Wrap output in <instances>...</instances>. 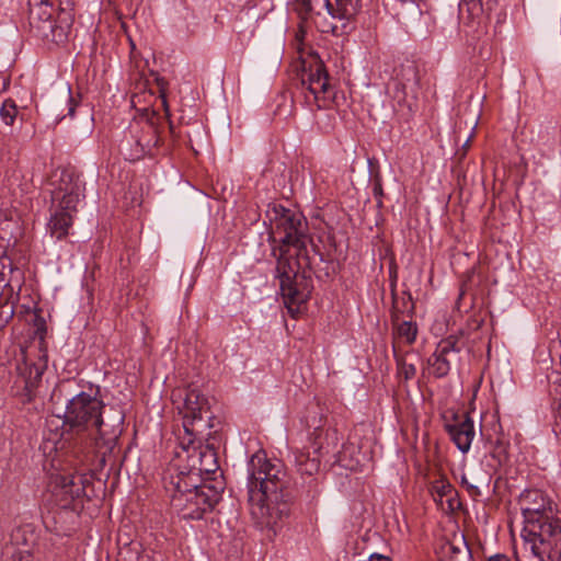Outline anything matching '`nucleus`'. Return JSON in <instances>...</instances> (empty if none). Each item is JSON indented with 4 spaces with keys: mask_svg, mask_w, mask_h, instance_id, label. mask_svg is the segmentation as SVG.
<instances>
[{
    "mask_svg": "<svg viewBox=\"0 0 561 561\" xmlns=\"http://www.w3.org/2000/svg\"><path fill=\"white\" fill-rule=\"evenodd\" d=\"M530 550L533 556L529 561H545L543 558L538 552V548L536 547L535 543L531 545Z\"/></svg>",
    "mask_w": 561,
    "mask_h": 561,
    "instance_id": "nucleus-42",
    "label": "nucleus"
},
{
    "mask_svg": "<svg viewBox=\"0 0 561 561\" xmlns=\"http://www.w3.org/2000/svg\"><path fill=\"white\" fill-rule=\"evenodd\" d=\"M392 84L393 99L397 100L399 104H407L408 107L411 108L412 104L409 103L408 98L411 96L413 100L417 99L420 89L419 67L414 62L402 64L394 70Z\"/></svg>",
    "mask_w": 561,
    "mask_h": 561,
    "instance_id": "nucleus-14",
    "label": "nucleus"
},
{
    "mask_svg": "<svg viewBox=\"0 0 561 561\" xmlns=\"http://www.w3.org/2000/svg\"><path fill=\"white\" fill-rule=\"evenodd\" d=\"M368 561H391V559L382 554L374 553L369 557Z\"/></svg>",
    "mask_w": 561,
    "mask_h": 561,
    "instance_id": "nucleus-45",
    "label": "nucleus"
},
{
    "mask_svg": "<svg viewBox=\"0 0 561 561\" xmlns=\"http://www.w3.org/2000/svg\"><path fill=\"white\" fill-rule=\"evenodd\" d=\"M488 561H511V560L506 554L496 553L494 556H491Z\"/></svg>",
    "mask_w": 561,
    "mask_h": 561,
    "instance_id": "nucleus-44",
    "label": "nucleus"
},
{
    "mask_svg": "<svg viewBox=\"0 0 561 561\" xmlns=\"http://www.w3.org/2000/svg\"><path fill=\"white\" fill-rule=\"evenodd\" d=\"M33 327H34V335L38 337L39 344L44 343L46 336V321L45 319L38 314L34 313L33 316Z\"/></svg>",
    "mask_w": 561,
    "mask_h": 561,
    "instance_id": "nucleus-31",
    "label": "nucleus"
},
{
    "mask_svg": "<svg viewBox=\"0 0 561 561\" xmlns=\"http://www.w3.org/2000/svg\"><path fill=\"white\" fill-rule=\"evenodd\" d=\"M545 543L550 546L549 559L551 561H561V528L557 530Z\"/></svg>",
    "mask_w": 561,
    "mask_h": 561,
    "instance_id": "nucleus-30",
    "label": "nucleus"
},
{
    "mask_svg": "<svg viewBox=\"0 0 561 561\" xmlns=\"http://www.w3.org/2000/svg\"><path fill=\"white\" fill-rule=\"evenodd\" d=\"M526 528L539 538L541 543L561 529L552 500L541 490H525L518 497Z\"/></svg>",
    "mask_w": 561,
    "mask_h": 561,
    "instance_id": "nucleus-4",
    "label": "nucleus"
},
{
    "mask_svg": "<svg viewBox=\"0 0 561 561\" xmlns=\"http://www.w3.org/2000/svg\"><path fill=\"white\" fill-rule=\"evenodd\" d=\"M392 298V308H391V322L396 324L401 320L402 316L408 314L411 316L414 311V302L412 299V295L409 290H404L401 296L397 293L391 294Z\"/></svg>",
    "mask_w": 561,
    "mask_h": 561,
    "instance_id": "nucleus-22",
    "label": "nucleus"
},
{
    "mask_svg": "<svg viewBox=\"0 0 561 561\" xmlns=\"http://www.w3.org/2000/svg\"><path fill=\"white\" fill-rule=\"evenodd\" d=\"M448 561H473L471 549L465 536L448 543Z\"/></svg>",
    "mask_w": 561,
    "mask_h": 561,
    "instance_id": "nucleus-24",
    "label": "nucleus"
},
{
    "mask_svg": "<svg viewBox=\"0 0 561 561\" xmlns=\"http://www.w3.org/2000/svg\"><path fill=\"white\" fill-rule=\"evenodd\" d=\"M462 348L463 341L457 335H449L440 340L434 353L427 359L430 373L435 378L446 377L451 369V363L459 359V353Z\"/></svg>",
    "mask_w": 561,
    "mask_h": 561,
    "instance_id": "nucleus-13",
    "label": "nucleus"
},
{
    "mask_svg": "<svg viewBox=\"0 0 561 561\" xmlns=\"http://www.w3.org/2000/svg\"><path fill=\"white\" fill-rule=\"evenodd\" d=\"M19 114L18 106L12 99H5L0 106V118L5 126H13Z\"/></svg>",
    "mask_w": 561,
    "mask_h": 561,
    "instance_id": "nucleus-28",
    "label": "nucleus"
},
{
    "mask_svg": "<svg viewBox=\"0 0 561 561\" xmlns=\"http://www.w3.org/2000/svg\"><path fill=\"white\" fill-rule=\"evenodd\" d=\"M28 551L19 549L12 553L11 559L8 561H28Z\"/></svg>",
    "mask_w": 561,
    "mask_h": 561,
    "instance_id": "nucleus-38",
    "label": "nucleus"
},
{
    "mask_svg": "<svg viewBox=\"0 0 561 561\" xmlns=\"http://www.w3.org/2000/svg\"><path fill=\"white\" fill-rule=\"evenodd\" d=\"M69 96H68V116L72 117L75 114V111L78 106V102L75 100V98L71 95V89H68Z\"/></svg>",
    "mask_w": 561,
    "mask_h": 561,
    "instance_id": "nucleus-39",
    "label": "nucleus"
},
{
    "mask_svg": "<svg viewBox=\"0 0 561 561\" xmlns=\"http://www.w3.org/2000/svg\"><path fill=\"white\" fill-rule=\"evenodd\" d=\"M11 543L16 547H31L36 540L34 527L31 524H24L12 529L10 534ZM28 551V549H25Z\"/></svg>",
    "mask_w": 561,
    "mask_h": 561,
    "instance_id": "nucleus-23",
    "label": "nucleus"
},
{
    "mask_svg": "<svg viewBox=\"0 0 561 561\" xmlns=\"http://www.w3.org/2000/svg\"><path fill=\"white\" fill-rule=\"evenodd\" d=\"M19 224L16 220L8 217H0V249L3 250L0 259L7 254L9 248L15 245L19 237Z\"/></svg>",
    "mask_w": 561,
    "mask_h": 561,
    "instance_id": "nucleus-20",
    "label": "nucleus"
},
{
    "mask_svg": "<svg viewBox=\"0 0 561 561\" xmlns=\"http://www.w3.org/2000/svg\"><path fill=\"white\" fill-rule=\"evenodd\" d=\"M362 0H335L334 13L332 18L340 20H351L360 10Z\"/></svg>",
    "mask_w": 561,
    "mask_h": 561,
    "instance_id": "nucleus-26",
    "label": "nucleus"
},
{
    "mask_svg": "<svg viewBox=\"0 0 561 561\" xmlns=\"http://www.w3.org/2000/svg\"><path fill=\"white\" fill-rule=\"evenodd\" d=\"M159 116L154 111L146 112L130 124V133L138 137L148 156L153 157L161 144Z\"/></svg>",
    "mask_w": 561,
    "mask_h": 561,
    "instance_id": "nucleus-15",
    "label": "nucleus"
},
{
    "mask_svg": "<svg viewBox=\"0 0 561 561\" xmlns=\"http://www.w3.org/2000/svg\"><path fill=\"white\" fill-rule=\"evenodd\" d=\"M445 431L461 453L466 454L469 451L476 431L473 420L468 412L462 414L455 413L451 421L445 424Z\"/></svg>",
    "mask_w": 561,
    "mask_h": 561,
    "instance_id": "nucleus-16",
    "label": "nucleus"
},
{
    "mask_svg": "<svg viewBox=\"0 0 561 561\" xmlns=\"http://www.w3.org/2000/svg\"><path fill=\"white\" fill-rule=\"evenodd\" d=\"M104 409L105 404L101 399L82 391L68 401L64 425L77 433L87 432L96 444L102 442L112 450L123 432L124 415L115 411L112 416L104 419Z\"/></svg>",
    "mask_w": 561,
    "mask_h": 561,
    "instance_id": "nucleus-3",
    "label": "nucleus"
},
{
    "mask_svg": "<svg viewBox=\"0 0 561 561\" xmlns=\"http://www.w3.org/2000/svg\"><path fill=\"white\" fill-rule=\"evenodd\" d=\"M80 202V188L77 184L70 188L66 187L58 206L50 214L47 224V232L56 240H64L68 237L73 225V214L77 213V205Z\"/></svg>",
    "mask_w": 561,
    "mask_h": 561,
    "instance_id": "nucleus-10",
    "label": "nucleus"
},
{
    "mask_svg": "<svg viewBox=\"0 0 561 561\" xmlns=\"http://www.w3.org/2000/svg\"><path fill=\"white\" fill-rule=\"evenodd\" d=\"M393 325V335L396 339L403 341L408 345H412L417 335V325L411 320H400Z\"/></svg>",
    "mask_w": 561,
    "mask_h": 561,
    "instance_id": "nucleus-25",
    "label": "nucleus"
},
{
    "mask_svg": "<svg viewBox=\"0 0 561 561\" xmlns=\"http://www.w3.org/2000/svg\"><path fill=\"white\" fill-rule=\"evenodd\" d=\"M343 457H344V453L339 456L337 461L343 462L344 461Z\"/></svg>",
    "mask_w": 561,
    "mask_h": 561,
    "instance_id": "nucleus-49",
    "label": "nucleus"
},
{
    "mask_svg": "<svg viewBox=\"0 0 561 561\" xmlns=\"http://www.w3.org/2000/svg\"><path fill=\"white\" fill-rule=\"evenodd\" d=\"M193 445L194 443L191 445L193 453L188 455L192 461L191 469L204 479L203 482H214L213 479L219 480L217 478L219 472L217 451L208 445L198 449Z\"/></svg>",
    "mask_w": 561,
    "mask_h": 561,
    "instance_id": "nucleus-17",
    "label": "nucleus"
},
{
    "mask_svg": "<svg viewBox=\"0 0 561 561\" xmlns=\"http://www.w3.org/2000/svg\"><path fill=\"white\" fill-rule=\"evenodd\" d=\"M158 85L160 88V98H161L162 106L165 111V114L169 115V106H168V101H167V96H165L167 81L164 79H158Z\"/></svg>",
    "mask_w": 561,
    "mask_h": 561,
    "instance_id": "nucleus-36",
    "label": "nucleus"
},
{
    "mask_svg": "<svg viewBox=\"0 0 561 561\" xmlns=\"http://www.w3.org/2000/svg\"><path fill=\"white\" fill-rule=\"evenodd\" d=\"M324 430L321 425H317L309 436L310 446L294 451L295 467L302 479L300 496L308 502H313L320 495V482L317 477L321 465V450L324 448L322 437Z\"/></svg>",
    "mask_w": 561,
    "mask_h": 561,
    "instance_id": "nucleus-5",
    "label": "nucleus"
},
{
    "mask_svg": "<svg viewBox=\"0 0 561 561\" xmlns=\"http://www.w3.org/2000/svg\"><path fill=\"white\" fill-rule=\"evenodd\" d=\"M470 3L472 8L479 7L480 10H482V0H470Z\"/></svg>",
    "mask_w": 561,
    "mask_h": 561,
    "instance_id": "nucleus-46",
    "label": "nucleus"
},
{
    "mask_svg": "<svg viewBox=\"0 0 561 561\" xmlns=\"http://www.w3.org/2000/svg\"><path fill=\"white\" fill-rule=\"evenodd\" d=\"M194 477H197V474L192 469L187 473L179 472L175 476L170 473L163 478L164 488L168 492L172 493L171 495L183 494L195 486H199V484L195 483Z\"/></svg>",
    "mask_w": 561,
    "mask_h": 561,
    "instance_id": "nucleus-19",
    "label": "nucleus"
},
{
    "mask_svg": "<svg viewBox=\"0 0 561 561\" xmlns=\"http://www.w3.org/2000/svg\"><path fill=\"white\" fill-rule=\"evenodd\" d=\"M305 35H306L305 28L302 27V25H299V28L295 35V39L297 42V48L300 53L302 51L301 45L304 44Z\"/></svg>",
    "mask_w": 561,
    "mask_h": 561,
    "instance_id": "nucleus-40",
    "label": "nucleus"
},
{
    "mask_svg": "<svg viewBox=\"0 0 561 561\" xmlns=\"http://www.w3.org/2000/svg\"><path fill=\"white\" fill-rule=\"evenodd\" d=\"M454 492L455 490L447 479L439 478L433 481L431 484V493L434 496H438L439 500L443 499L444 496H448Z\"/></svg>",
    "mask_w": 561,
    "mask_h": 561,
    "instance_id": "nucleus-29",
    "label": "nucleus"
},
{
    "mask_svg": "<svg viewBox=\"0 0 561 561\" xmlns=\"http://www.w3.org/2000/svg\"><path fill=\"white\" fill-rule=\"evenodd\" d=\"M461 484L466 488L468 494L472 499H477L478 496L481 495V491H480L479 486L470 483L465 476L461 478Z\"/></svg>",
    "mask_w": 561,
    "mask_h": 561,
    "instance_id": "nucleus-35",
    "label": "nucleus"
},
{
    "mask_svg": "<svg viewBox=\"0 0 561 561\" xmlns=\"http://www.w3.org/2000/svg\"><path fill=\"white\" fill-rule=\"evenodd\" d=\"M53 479L51 495L60 508H70L75 500L84 495L85 485L90 483V478L82 471L56 474Z\"/></svg>",
    "mask_w": 561,
    "mask_h": 561,
    "instance_id": "nucleus-12",
    "label": "nucleus"
},
{
    "mask_svg": "<svg viewBox=\"0 0 561 561\" xmlns=\"http://www.w3.org/2000/svg\"><path fill=\"white\" fill-rule=\"evenodd\" d=\"M119 151L126 160L131 162L139 161L148 156L139 138L130 133V126L128 127V134L124 136L119 144Z\"/></svg>",
    "mask_w": 561,
    "mask_h": 561,
    "instance_id": "nucleus-21",
    "label": "nucleus"
},
{
    "mask_svg": "<svg viewBox=\"0 0 561 561\" xmlns=\"http://www.w3.org/2000/svg\"><path fill=\"white\" fill-rule=\"evenodd\" d=\"M213 480L183 494L171 495L172 506L180 512L182 518L202 519L205 513L211 512L219 503L225 483L222 480Z\"/></svg>",
    "mask_w": 561,
    "mask_h": 561,
    "instance_id": "nucleus-6",
    "label": "nucleus"
},
{
    "mask_svg": "<svg viewBox=\"0 0 561 561\" xmlns=\"http://www.w3.org/2000/svg\"><path fill=\"white\" fill-rule=\"evenodd\" d=\"M55 2V7L58 10V19L62 23V25H67V32L69 31L72 21H73V0H53Z\"/></svg>",
    "mask_w": 561,
    "mask_h": 561,
    "instance_id": "nucleus-27",
    "label": "nucleus"
},
{
    "mask_svg": "<svg viewBox=\"0 0 561 561\" xmlns=\"http://www.w3.org/2000/svg\"><path fill=\"white\" fill-rule=\"evenodd\" d=\"M474 274V270H470L466 273V277L467 279L462 282V286H461V295L465 293V288L468 287V283L469 280L471 279L472 275Z\"/></svg>",
    "mask_w": 561,
    "mask_h": 561,
    "instance_id": "nucleus-43",
    "label": "nucleus"
},
{
    "mask_svg": "<svg viewBox=\"0 0 561 561\" xmlns=\"http://www.w3.org/2000/svg\"><path fill=\"white\" fill-rule=\"evenodd\" d=\"M311 60L307 69L304 61L301 75V84L307 88L312 95L318 108L328 107L333 99V88L330 84V77L323 61L318 53L310 51Z\"/></svg>",
    "mask_w": 561,
    "mask_h": 561,
    "instance_id": "nucleus-9",
    "label": "nucleus"
},
{
    "mask_svg": "<svg viewBox=\"0 0 561 561\" xmlns=\"http://www.w3.org/2000/svg\"><path fill=\"white\" fill-rule=\"evenodd\" d=\"M389 274H390V293L394 294V293H397V280H398L397 270L390 268Z\"/></svg>",
    "mask_w": 561,
    "mask_h": 561,
    "instance_id": "nucleus-41",
    "label": "nucleus"
},
{
    "mask_svg": "<svg viewBox=\"0 0 561 561\" xmlns=\"http://www.w3.org/2000/svg\"><path fill=\"white\" fill-rule=\"evenodd\" d=\"M330 31L333 33V34H336L337 33V26L336 25H332Z\"/></svg>",
    "mask_w": 561,
    "mask_h": 561,
    "instance_id": "nucleus-48",
    "label": "nucleus"
},
{
    "mask_svg": "<svg viewBox=\"0 0 561 561\" xmlns=\"http://www.w3.org/2000/svg\"><path fill=\"white\" fill-rule=\"evenodd\" d=\"M295 11L298 13L302 21H306L310 13L313 11L311 0H295Z\"/></svg>",
    "mask_w": 561,
    "mask_h": 561,
    "instance_id": "nucleus-32",
    "label": "nucleus"
},
{
    "mask_svg": "<svg viewBox=\"0 0 561 561\" xmlns=\"http://www.w3.org/2000/svg\"><path fill=\"white\" fill-rule=\"evenodd\" d=\"M9 84H10L9 79H5L4 82H3V89L2 90L5 91L8 89V87H9Z\"/></svg>",
    "mask_w": 561,
    "mask_h": 561,
    "instance_id": "nucleus-47",
    "label": "nucleus"
},
{
    "mask_svg": "<svg viewBox=\"0 0 561 561\" xmlns=\"http://www.w3.org/2000/svg\"><path fill=\"white\" fill-rule=\"evenodd\" d=\"M24 284V272L11 257L0 259V330L14 316V302Z\"/></svg>",
    "mask_w": 561,
    "mask_h": 561,
    "instance_id": "nucleus-7",
    "label": "nucleus"
},
{
    "mask_svg": "<svg viewBox=\"0 0 561 561\" xmlns=\"http://www.w3.org/2000/svg\"><path fill=\"white\" fill-rule=\"evenodd\" d=\"M398 374L399 376H402L405 380H410L414 378L416 374V368L413 364L405 363L404 360H399Z\"/></svg>",
    "mask_w": 561,
    "mask_h": 561,
    "instance_id": "nucleus-34",
    "label": "nucleus"
},
{
    "mask_svg": "<svg viewBox=\"0 0 561 561\" xmlns=\"http://www.w3.org/2000/svg\"><path fill=\"white\" fill-rule=\"evenodd\" d=\"M28 4V23L32 31L43 39L62 43L67 38V25L55 19V2L43 1Z\"/></svg>",
    "mask_w": 561,
    "mask_h": 561,
    "instance_id": "nucleus-8",
    "label": "nucleus"
},
{
    "mask_svg": "<svg viewBox=\"0 0 561 561\" xmlns=\"http://www.w3.org/2000/svg\"><path fill=\"white\" fill-rule=\"evenodd\" d=\"M313 3L316 8L325 9L331 16L334 13V7L330 0H313Z\"/></svg>",
    "mask_w": 561,
    "mask_h": 561,
    "instance_id": "nucleus-37",
    "label": "nucleus"
},
{
    "mask_svg": "<svg viewBox=\"0 0 561 561\" xmlns=\"http://www.w3.org/2000/svg\"><path fill=\"white\" fill-rule=\"evenodd\" d=\"M308 222L305 216L283 206L273 207L268 242L276 260L275 277L285 306L293 311L307 302L312 290V261L307 243Z\"/></svg>",
    "mask_w": 561,
    "mask_h": 561,
    "instance_id": "nucleus-1",
    "label": "nucleus"
},
{
    "mask_svg": "<svg viewBox=\"0 0 561 561\" xmlns=\"http://www.w3.org/2000/svg\"><path fill=\"white\" fill-rule=\"evenodd\" d=\"M287 484V473L279 462H272L264 451L252 455L248 462L249 502L267 505L279 518L287 517L294 503Z\"/></svg>",
    "mask_w": 561,
    "mask_h": 561,
    "instance_id": "nucleus-2",
    "label": "nucleus"
},
{
    "mask_svg": "<svg viewBox=\"0 0 561 561\" xmlns=\"http://www.w3.org/2000/svg\"><path fill=\"white\" fill-rule=\"evenodd\" d=\"M373 195L377 202V206L382 207L383 188L381 175L379 172H377L373 179Z\"/></svg>",
    "mask_w": 561,
    "mask_h": 561,
    "instance_id": "nucleus-33",
    "label": "nucleus"
},
{
    "mask_svg": "<svg viewBox=\"0 0 561 561\" xmlns=\"http://www.w3.org/2000/svg\"><path fill=\"white\" fill-rule=\"evenodd\" d=\"M180 413L183 414V430L185 437L181 438V446L188 450L190 445L195 442L194 422L203 420L205 414L209 413V403L207 398L197 389H186L183 398V405Z\"/></svg>",
    "mask_w": 561,
    "mask_h": 561,
    "instance_id": "nucleus-11",
    "label": "nucleus"
},
{
    "mask_svg": "<svg viewBox=\"0 0 561 561\" xmlns=\"http://www.w3.org/2000/svg\"><path fill=\"white\" fill-rule=\"evenodd\" d=\"M46 368L47 355L45 353L39 356L37 362H31L28 358L25 359L23 367H19L25 389L31 391L37 387Z\"/></svg>",
    "mask_w": 561,
    "mask_h": 561,
    "instance_id": "nucleus-18",
    "label": "nucleus"
}]
</instances>
